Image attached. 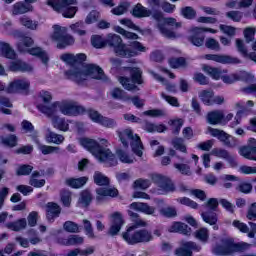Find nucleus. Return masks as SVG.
<instances>
[{
	"mask_svg": "<svg viewBox=\"0 0 256 256\" xmlns=\"http://www.w3.org/2000/svg\"><path fill=\"white\" fill-rule=\"evenodd\" d=\"M85 59H87V55L83 53L75 55L76 66L64 72L66 79H70L74 83H83V81H87L88 77L105 81L107 77H105L103 69L95 64H81Z\"/></svg>",
	"mask_w": 256,
	"mask_h": 256,
	"instance_id": "obj_1",
	"label": "nucleus"
},
{
	"mask_svg": "<svg viewBox=\"0 0 256 256\" xmlns=\"http://www.w3.org/2000/svg\"><path fill=\"white\" fill-rule=\"evenodd\" d=\"M79 143L84 149L93 154L100 163H106L108 167H115L117 165L115 154L105 148L109 145L107 139H99V142H97L91 138H80Z\"/></svg>",
	"mask_w": 256,
	"mask_h": 256,
	"instance_id": "obj_2",
	"label": "nucleus"
},
{
	"mask_svg": "<svg viewBox=\"0 0 256 256\" xmlns=\"http://www.w3.org/2000/svg\"><path fill=\"white\" fill-rule=\"evenodd\" d=\"M38 111L46 115V117H53L58 115L59 112L62 115H67L68 117L79 115L85 111V108L82 106L77 105V102L71 100H63V101H56L51 105L47 104H39L37 106Z\"/></svg>",
	"mask_w": 256,
	"mask_h": 256,
	"instance_id": "obj_3",
	"label": "nucleus"
},
{
	"mask_svg": "<svg viewBox=\"0 0 256 256\" xmlns=\"http://www.w3.org/2000/svg\"><path fill=\"white\" fill-rule=\"evenodd\" d=\"M222 245H216L213 248L214 255H233V253H243L247 249L251 248V244L247 242L235 243L233 238H223L221 240Z\"/></svg>",
	"mask_w": 256,
	"mask_h": 256,
	"instance_id": "obj_4",
	"label": "nucleus"
},
{
	"mask_svg": "<svg viewBox=\"0 0 256 256\" xmlns=\"http://www.w3.org/2000/svg\"><path fill=\"white\" fill-rule=\"evenodd\" d=\"M14 37H16V39H20V42L18 43V51H20V53H25L26 51H28L30 55L39 57L44 65H47V63H49V57L47 56V53H45L40 47L31 49L28 48L33 45V38L25 36L19 31L14 32Z\"/></svg>",
	"mask_w": 256,
	"mask_h": 256,
	"instance_id": "obj_5",
	"label": "nucleus"
},
{
	"mask_svg": "<svg viewBox=\"0 0 256 256\" xmlns=\"http://www.w3.org/2000/svg\"><path fill=\"white\" fill-rule=\"evenodd\" d=\"M118 137L123 145V147L131 146V149L137 157H143V142L139 135L133 133L131 128H127L118 132Z\"/></svg>",
	"mask_w": 256,
	"mask_h": 256,
	"instance_id": "obj_6",
	"label": "nucleus"
},
{
	"mask_svg": "<svg viewBox=\"0 0 256 256\" xmlns=\"http://www.w3.org/2000/svg\"><path fill=\"white\" fill-rule=\"evenodd\" d=\"M122 237L128 245H137L138 243H149L153 241V234L147 229L135 230V226H130Z\"/></svg>",
	"mask_w": 256,
	"mask_h": 256,
	"instance_id": "obj_7",
	"label": "nucleus"
},
{
	"mask_svg": "<svg viewBox=\"0 0 256 256\" xmlns=\"http://www.w3.org/2000/svg\"><path fill=\"white\" fill-rule=\"evenodd\" d=\"M46 5L51 7L53 11L62 13L63 17L72 19L77 13V7L70 5H77V0H47Z\"/></svg>",
	"mask_w": 256,
	"mask_h": 256,
	"instance_id": "obj_8",
	"label": "nucleus"
},
{
	"mask_svg": "<svg viewBox=\"0 0 256 256\" xmlns=\"http://www.w3.org/2000/svg\"><path fill=\"white\" fill-rule=\"evenodd\" d=\"M53 29L52 40L57 42V49H65L75 43V38L67 33V28L54 25Z\"/></svg>",
	"mask_w": 256,
	"mask_h": 256,
	"instance_id": "obj_9",
	"label": "nucleus"
},
{
	"mask_svg": "<svg viewBox=\"0 0 256 256\" xmlns=\"http://www.w3.org/2000/svg\"><path fill=\"white\" fill-rule=\"evenodd\" d=\"M130 75L132 79L122 76L119 77L118 81L127 91H135L138 89L135 83H137V85L143 84V78H141L143 71L139 68H130Z\"/></svg>",
	"mask_w": 256,
	"mask_h": 256,
	"instance_id": "obj_10",
	"label": "nucleus"
},
{
	"mask_svg": "<svg viewBox=\"0 0 256 256\" xmlns=\"http://www.w3.org/2000/svg\"><path fill=\"white\" fill-rule=\"evenodd\" d=\"M156 21H158L157 28L159 29L161 35L167 37V39H175V32L167 28V25L170 27H175V29H179V27H181V22H177V19L171 17L163 18V14L162 19Z\"/></svg>",
	"mask_w": 256,
	"mask_h": 256,
	"instance_id": "obj_11",
	"label": "nucleus"
},
{
	"mask_svg": "<svg viewBox=\"0 0 256 256\" xmlns=\"http://www.w3.org/2000/svg\"><path fill=\"white\" fill-rule=\"evenodd\" d=\"M150 179L153 181V183H156V185H158V187L161 188L164 193H173V191H175L173 181L166 176L160 174H151Z\"/></svg>",
	"mask_w": 256,
	"mask_h": 256,
	"instance_id": "obj_12",
	"label": "nucleus"
},
{
	"mask_svg": "<svg viewBox=\"0 0 256 256\" xmlns=\"http://www.w3.org/2000/svg\"><path fill=\"white\" fill-rule=\"evenodd\" d=\"M106 45L112 47L117 57H123L126 44H123V39H121V36L117 34H109L106 39Z\"/></svg>",
	"mask_w": 256,
	"mask_h": 256,
	"instance_id": "obj_13",
	"label": "nucleus"
},
{
	"mask_svg": "<svg viewBox=\"0 0 256 256\" xmlns=\"http://www.w3.org/2000/svg\"><path fill=\"white\" fill-rule=\"evenodd\" d=\"M141 53H147V47H145L141 42L139 41H133L130 44H126L124 47V53L122 54V57H137L141 55Z\"/></svg>",
	"mask_w": 256,
	"mask_h": 256,
	"instance_id": "obj_14",
	"label": "nucleus"
},
{
	"mask_svg": "<svg viewBox=\"0 0 256 256\" xmlns=\"http://www.w3.org/2000/svg\"><path fill=\"white\" fill-rule=\"evenodd\" d=\"M204 31H208L209 33H217V30L212 28H193L191 30V35L189 37V41L192 45H195L196 47H201L203 45V41H205V36L203 35Z\"/></svg>",
	"mask_w": 256,
	"mask_h": 256,
	"instance_id": "obj_15",
	"label": "nucleus"
},
{
	"mask_svg": "<svg viewBox=\"0 0 256 256\" xmlns=\"http://www.w3.org/2000/svg\"><path fill=\"white\" fill-rule=\"evenodd\" d=\"M193 251H201V246L192 241H182L181 247L175 250L176 256H193Z\"/></svg>",
	"mask_w": 256,
	"mask_h": 256,
	"instance_id": "obj_16",
	"label": "nucleus"
},
{
	"mask_svg": "<svg viewBox=\"0 0 256 256\" xmlns=\"http://www.w3.org/2000/svg\"><path fill=\"white\" fill-rule=\"evenodd\" d=\"M221 79L223 83L231 85L236 81H246V83L249 81H253V75L245 71H240L238 73L224 75L221 77Z\"/></svg>",
	"mask_w": 256,
	"mask_h": 256,
	"instance_id": "obj_17",
	"label": "nucleus"
},
{
	"mask_svg": "<svg viewBox=\"0 0 256 256\" xmlns=\"http://www.w3.org/2000/svg\"><path fill=\"white\" fill-rule=\"evenodd\" d=\"M205 59L208 61H215L216 63L230 64V65H239L241 59L233 56L219 55V54H208L205 56Z\"/></svg>",
	"mask_w": 256,
	"mask_h": 256,
	"instance_id": "obj_18",
	"label": "nucleus"
},
{
	"mask_svg": "<svg viewBox=\"0 0 256 256\" xmlns=\"http://www.w3.org/2000/svg\"><path fill=\"white\" fill-rule=\"evenodd\" d=\"M31 83L27 79H16L7 87V93H21V91H29Z\"/></svg>",
	"mask_w": 256,
	"mask_h": 256,
	"instance_id": "obj_19",
	"label": "nucleus"
},
{
	"mask_svg": "<svg viewBox=\"0 0 256 256\" xmlns=\"http://www.w3.org/2000/svg\"><path fill=\"white\" fill-rule=\"evenodd\" d=\"M119 195V190L113 187H100L96 189V201L98 203H103L107 197H117Z\"/></svg>",
	"mask_w": 256,
	"mask_h": 256,
	"instance_id": "obj_20",
	"label": "nucleus"
},
{
	"mask_svg": "<svg viewBox=\"0 0 256 256\" xmlns=\"http://www.w3.org/2000/svg\"><path fill=\"white\" fill-rule=\"evenodd\" d=\"M123 223V216H121V213L115 212L112 214V225L110 226L108 233L112 237H115V235H118L119 231H121Z\"/></svg>",
	"mask_w": 256,
	"mask_h": 256,
	"instance_id": "obj_21",
	"label": "nucleus"
},
{
	"mask_svg": "<svg viewBox=\"0 0 256 256\" xmlns=\"http://www.w3.org/2000/svg\"><path fill=\"white\" fill-rule=\"evenodd\" d=\"M61 215V206L55 202H49L46 205V218L53 223Z\"/></svg>",
	"mask_w": 256,
	"mask_h": 256,
	"instance_id": "obj_22",
	"label": "nucleus"
},
{
	"mask_svg": "<svg viewBox=\"0 0 256 256\" xmlns=\"http://www.w3.org/2000/svg\"><path fill=\"white\" fill-rule=\"evenodd\" d=\"M130 209H133L134 211H139L140 213H144L145 215H153L155 217V207L150 206L147 203L143 202H133L130 204Z\"/></svg>",
	"mask_w": 256,
	"mask_h": 256,
	"instance_id": "obj_23",
	"label": "nucleus"
},
{
	"mask_svg": "<svg viewBox=\"0 0 256 256\" xmlns=\"http://www.w3.org/2000/svg\"><path fill=\"white\" fill-rule=\"evenodd\" d=\"M131 15L136 19H143L145 17H152L153 12L151 9L142 6L141 3L136 4L133 9L131 10Z\"/></svg>",
	"mask_w": 256,
	"mask_h": 256,
	"instance_id": "obj_24",
	"label": "nucleus"
},
{
	"mask_svg": "<svg viewBox=\"0 0 256 256\" xmlns=\"http://www.w3.org/2000/svg\"><path fill=\"white\" fill-rule=\"evenodd\" d=\"M236 49L242 57L245 59H250V61H254L256 63V52H248L245 43L241 39H236Z\"/></svg>",
	"mask_w": 256,
	"mask_h": 256,
	"instance_id": "obj_25",
	"label": "nucleus"
},
{
	"mask_svg": "<svg viewBox=\"0 0 256 256\" xmlns=\"http://www.w3.org/2000/svg\"><path fill=\"white\" fill-rule=\"evenodd\" d=\"M9 69L13 72L21 71L22 73H31V71H33V66L21 60H16L10 63Z\"/></svg>",
	"mask_w": 256,
	"mask_h": 256,
	"instance_id": "obj_26",
	"label": "nucleus"
},
{
	"mask_svg": "<svg viewBox=\"0 0 256 256\" xmlns=\"http://www.w3.org/2000/svg\"><path fill=\"white\" fill-rule=\"evenodd\" d=\"M169 233H181L182 235H191V228L185 223L174 222L168 227Z\"/></svg>",
	"mask_w": 256,
	"mask_h": 256,
	"instance_id": "obj_27",
	"label": "nucleus"
},
{
	"mask_svg": "<svg viewBox=\"0 0 256 256\" xmlns=\"http://www.w3.org/2000/svg\"><path fill=\"white\" fill-rule=\"evenodd\" d=\"M206 119L210 125H223L225 114L220 110L212 111L207 114Z\"/></svg>",
	"mask_w": 256,
	"mask_h": 256,
	"instance_id": "obj_28",
	"label": "nucleus"
},
{
	"mask_svg": "<svg viewBox=\"0 0 256 256\" xmlns=\"http://www.w3.org/2000/svg\"><path fill=\"white\" fill-rule=\"evenodd\" d=\"M52 121V125L54 129H58V131H69V122H67L64 118H61L59 116H47Z\"/></svg>",
	"mask_w": 256,
	"mask_h": 256,
	"instance_id": "obj_29",
	"label": "nucleus"
},
{
	"mask_svg": "<svg viewBox=\"0 0 256 256\" xmlns=\"http://www.w3.org/2000/svg\"><path fill=\"white\" fill-rule=\"evenodd\" d=\"M149 7H151L152 17L155 21H161L163 19V12L158 10L161 7V0H147Z\"/></svg>",
	"mask_w": 256,
	"mask_h": 256,
	"instance_id": "obj_30",
	"label": "nucleus"
},
{
	"mask_svg": "<svg viewBox=\"0 0 256 256\" xmlns=\"http://www.w3.org/2000/svg\"><path fill=\"white\" fill-rule=\"evenodd\" d=\"M87 181H89V178L83 176L80 178H66L64 183L72 189H81V187L87 184Z\"/></svg>",
	"mask_w": 256,
	"mask_h": 256,
	"instance_id": "obj_31",
	"label": "nucleus"
},
{
	"mask_svg": "<svg viewBox=\"0 0 256 256\" xmlns=\"http://www.w3.org/2000/svg\"><path fill=\"white\" fill-rule=\"evenodd\" d=\"M33 11V6L27 2H17L13 5L12 14L13 15H25Z\"/></svg>",
	"mask_w": 256,
	"mask_h": 256,
	"instance_id": "obj_32",
	"label": "nucleus"
},
{
	"mask_svg": "<svg viewBox=\"0 0 256 256\" xmlns=\"http://www.w3.org/2000/svg\"><path fill=\"white\" fill-rule=\"evenodd\" d=\"M142 129H144V131H147V133H165V131H167V126L163 125V124H155L149 121H145Z\"/></svg>",
	"mask_w": 256,
	"mask_h": 256,
	"instance_id": "obj_33",
	"label": "nucleus"
},
{
	"mask_svg": "<svg viewBox=\"0 0 256 256\" xmlns=\"http://www.w3.org/2000/svg\"><path fill=\"white\" fill-rule=\"evenodd\" d=\"M0 55L6 59H17L15 50L7 42H0Z\"/></svg>",
	"mask_w": 256,
	"mask_h": 256,
	"instance_id": "obj_34",
	"label": "nucleus"
},
{
	"mask_svg": "<svg viewBox=\"0 0 256 256\" xmlns=\"http://www.w3.org/2000/svg\"><path fill=\"white\" fill-rule=\"evenodd\" d=\"M150 74L154 79H156V81H159V83L166 87V91H168V93H177V85L169 83L167 79L153 71H150Z\"/></svg>",
	"mask_w": 256,
	"mask_h": 256,
	"instance_id": "obj_35",
	"label": "nucleus"
},
{
	"mask_svg": "<svg viewBox=\"0 0 256 256\" xmlns=\"http://www.w3.org/2000/svg\"><path fill=\"white\" fill-rule=\"evenodd\" d=\"M239 154L245 159L250 161H256V147L255 146H244L239 149Z\"/></svg>",
	"mask_w": 256,
	"mask_h": 256,
	"instance_id": "obj_36",
	"label": "nucleus"
},
{
	"mask_svg": "<svg viewBox=\"0 0 256 256\" xmlns=\"http://www.w3.org/2000/svg\"><path fill=\"white\" fill-rule=\"evenodd\" d=\"M19 22L26 29H30V31H37L39 27V21L32 20L28 16L20 17Z\"/></svg>",
	"mask_w": 256,
	"mask_h": 256,
	"instance_id": "obj_37",
	"label": "nucleus"
},
{
	"mask_svg": "<svg viewBox=\"0 0 256 256\" xmlns=\"http://www.w3.org/2000/svg\"><path fill=\"white\" fill-rule=\"evenodd\" d=\"M202 69L205 73H207V75H210V77H212V79H215L216 81H219V79H221V77L223 76V73H226V71H223L219 68H213L207 65L203 66Z\"/></svg>",
	"mask_w": 256,
	"mask_h": 256,
	"instance_id": "obj_38",
	"label": "nucleus"
},
{
	"mask_svg": "<svg viewBox=\"0 0 256 256\" xmlns=\"http://www.w3.org/2000/svg\"><path fill=\"white\" fill-rule=\"evenodd\" d=\"M209 133L212 135V137H217V139H219L223 145H225L229 137H231V135L227 134V132L215 128H209Z\"/></svg>",
	"mask_w": 256,
	"mask_h": 256,
	"instance_id": "obj_39",
	"label": "nucleus"
},
{
	"mask_svg": "<svg viewBox=\"0 0 256 256\" xmlns=\"http://www.w3.org/2000/svg\"><path fill=\"white\" fill-rule=\"evenodd\" d=\"M201 217L205 223H208V225H214L213 229L215 231H217V229H219V226L216 225L217 214L211 213V212H202Z\"/></svg>",
	"mask_w": 256,
	"mask_h": 256,
	"instance_id": "obj_40",
	"label": "nucleus"
},
{
	"mask_svg": "<svg viewBox=\"0 0 256 256\" xmlns=\"http://www.w3.org/2000/svg\"><path fill=\"white\" fill-rule=\"evenodd\" d=\"M128 215L132 223H134V225L132 226L134 227V229H137V227H147V222H145V220H142L141 216H139L138 213L128 210Z\"/></svg>",
	"mask_w": 256,
	"mask_h": 256,
	"instance_id": "obj_41",
	"label": "nucleus"
},
{
	"mask_svg": "<svg viewBox=\"0 0 256 256\" xmlns=\"http://www.w3.org/2000/svg\"><path fill=\"white\" fill-rule=\"evenodd\" d=\"M5 227H7V229H10L11 231H21L22 229H25V227H27V220L23 218L16 222H8L5 224Z\"/></svg>",
	"mask_w": 256,
	"mask_h": 256,
	"instance_id": "obj_42",
	"label": "nucleus"
},
{
	"mask_svg": "<svg viewBox=\"0 0 256 256\" xmlns=\"http://www.w3.org/2000/svg\"><path fill=\"white\" fill-rule=\"evenodd\" d=\"M129 7H131V3L127 1L121 2L118 6L111 10L112 15H125L127 11H129Z\"/></svg>",
	"mask_w": 256,
	"mask_h": 256,
	"instance_id": "obj_43",
	"label": "nucleus"
},
{
	"mask_svg": "<svg viewBox=\"0 0 256 256\" xmlns=\"http://www.w3.org/2000/svg\"><path fill=\"white\" fill-rule=\"evenodd\" d=\"M46 141L48 143H55V145H61V143L65 141V137H63V135L61 134L48 131V133L46 134Z\"/></svg>",
	"mask_w": 256,
	"mask_h": 256,
	"instance_id": "obj_44",
	"label": "nucleus"
},
{
	"mask_svg": "<svg viewBox=\"0 0 256 256\" xmlns=\"http://www.w3.org/2000/svg\"><path fill=\"white\" fill-rule=\"evenodd\" d=\"M38 149L42 153V155H53L61 153V148L57 146H47V145H42L38 144Z\"/></svg>",
	"mask_w": 256,
	"mask_h": 256,
	"instance_id": "obj_45",
	"label": "nucleus"
},
{
	"mask_svg": "<svg viewBox=\"0 0 256 256\" xmlns=\"http://www.w3.org/2000/svg\"><path fill=\"white\" fill-rule=\"evenodd\" d=\"M93 179L94 183L100 187H107V185L110 183L109 178L101 172H95Z\"/></svg>",
	"mask_w": 256,
	"mask_h": 256,
	"instance_id": "obj_46",
	"label": "nucleus"
},
{
	"mask_svg": "<svg viewBox=\"0 0 256 256\" xmlns=\"http://www.w3.org/2000/svg\"><path fill=\"white\" fill-rule=\"evenodd\" d=\"M160 215L162 217H166L167 219H173V217H177V209L173 206H166L159 209Z\"/></svg>",
	"mask_w": 256,
	"mask_h": 256,
	"instance_id": "obj_47",
	"label": "nucleus"
},
{
	"mask_svg": "<svg viewBox=\"0 0 256 256\" xmlns=\"http://www.w3.org/2000/svg\"><path fill=\"white\" fill-rule=\"evenodd\" d=\"M143 115H145L146 117H153V118L167 117V110L165 109L147 110L143 112Z\"/></svg>",
	"mask_w": 256,
	"mask_h": 256,
	"instance_id": "obj_48",
	"label": "nucleus"
},
{
	"mask_svg": "<svg viewBox=\"0 0 256 256\" xmlns=\"http://www.w3.org/2000/svg\"><path fill=\"white\" fill-rule=\"evenodd\" d=\"M91 45L95 47V49H103L107 45V40L103 39L102 36L93 35L91 37Z\"/></svg>",
	"mask_w": 256,
	"mask_h": 256,
	"instance_id": "obj_49",
	"label": "nucleus"
},
{
	"mask_svg": "<svg viewBox=\"0 0 256 256\" xmlns=\"http://www.w3.org/2000/svg\"><path fill=\"white\" fill-rule=\"evenodd\" d=\"M199 98L204 103V105H213V91L204 90L199 93Z\"/></svg>",
	"mask_w": 256,
	"mask_h": 256,
	"instance_id": "obj_50",
	"label": "nucleus"
},
{
	"mask_svg": "<svg viewBox=\"0 0 256 256\" xmlns=\"http://www.w3.org/2000/svg\"><path fill=\"white\" fill-rule=\"evenodd\" d=\"M114 31H116V33H119L120 35L125 37V39H133V40L139 39V35H137L136 33H133V32H129L120 26H116L114 28Z\"/></svg>",
	"mask_w": 256,
	"mask_h": 256,
	"instance_id": "obj_51",
	"label": "nucleus"
},
{
	"mask_svg": "<svg viewBox=\"0 0 256 256\" xmlns=\"http://www.w3.org/2000/svg\"><path fill=\"white\" fill-rule=\"evenodd\" d=\"M99 125L106 129H115L117 127V121L113 118L102 116Z\"/></svg>",
	"mask_w": 256,
	"mask_h": 256,
	"instance_id": "obj_52",
	"label": "nucleus"
},
{
	"mask_svg": "<svg viewBox=\"0 0 256 256\" xmlns=\"http://www.w3.org/2000/svg\"><path fill=\"white\" fill-rule=\"evenodd\" d=\"M172 146L181 153H187V146H185V140L183 138H174L172 140Z\"/></svg>",
	"mask_w": 256,
	"mask_h": 256,
	"instance_id": "obj_53",
	"label": "nucleus"
},
{
	"mask_svg": "<svg viewBox=\"0 0 256 256\" xmlns=\"http://www.w3.org/2000/svg\"><path fill=\"white\" fill-rule=\"evenodd\" d=\"M181 15L184 16L185 19H195L197 12L195 9H193V7L186 6L181 9Z\"/></svg>",
	"mask_w": 256,
	"mask_h": 256,
	"instance_id": "obj_54",
	"label": "nucleus"
},
{
	"mask_svg": "<svg viewBox=\"0 0 256 256\" xmlns=\"http://www.w3.org/2000/svg\"><path fill=\"white\" fill-rule=\"evenodd\" d=\"M92 199L93 196H91V192H89L88 190H84L81 192L79 201L81 205H83V207H87L91 203Z\"/></svg>",
	"mask_w": 256,
	"mask_h": 256,
	"instance_id": "obj_55",
	"label": "nucleus"
},
{
	"mask_svg": "<svg viewBox=\"0 0 256 256\" xmlns=\"http://www.w3.org/2000/svg\"><path fill=\"white\" fill-rule=\"evenodd\" d=\"M64 231L67 233H79V225L73 221H66L63 225Z\"/></svg>",
	"mask_w": 256,
	"mask_h": 256,
	"instance_id": "obj_56",
	"label": "nucleus"
},
{
	"mask_svg": "<svg viewBox=\"0 0 256 256\" xmlns=\"http://www.w3.org/2000/svg\"><path fill=\"white\" fill-rule=\"evenodd\" d=\"M195 237L199 239V241H202V243H207V241H209V230H207V228H201L196 231Z\"/></svg>",
	"mask_w": 256,
	"mask_h": 256,
	"instance_id": "obj_57",
	"label": "nucleus"
},
{
	"mask_svg": "<svg viewBox=\"0 0 256 256\" xmlns=\"http://www.w3.org/2000/svg\"><path fill=\"white\" fill-rule=\"evenodd\" d=\"M169 64L173 69H179V67H185L187 65V62L185 61V58H171L169 60Z\"/></svg>",
	"mask_w": 256,
	"mask_h": 256,
	"instance_id": "obj_58",
	"label": "nucleus"
},
{
	"mask_svg": "<svg viewBox=\"0 0 256 256\" xmlns=\"http://www.w3.org/2000/svg\"><path fill=\"white\" fill-rule=\"evenodd\" d=\"M83 27H84V23L83 22H77V23L72 24L70 26L72 31L74 33H76L77 35H79L80 37H83V36L87 35V31L83 30Z\"/></svg>",
	"mask_w": 256,
	"mask_h": 256,
	"instance_id": "obj_59",
	"label": "nucleus"
},
{
	"mask_svg": "<svg viewBox=\"0 0 256 256\" xmlns=\"http://www.w3.org/2000/svg\"><path fill=\"white\" fill-rule=\"evenodd\" d=\"M116 155L121 161V163H128V164L133 163V157L129 156L128 154L125 153V151L121 149L116 151Z\"/></svg>",
	"mask_w": 256,
	"mask_h": 256,
	"instance_id": "obj_60",
	"label": "nucleus"
},
{
	"mask_svg": "<svg viewBox=\"0 0 256 256\" xmlns=\"http://www.w3.org/2000/svg\"><path fill=\"white\" fill-rule=\"evenodd\" d=\"M111 95L113 99H122V101H129V97L125 96V91L121 90V88H115L112 90Z\"/></svg>",
	"mask_w": 256,
	"mask_h": 256,
	"instance_id": "obj_61",
	"label": "nucleus"
},
{
	"mask_svg": "<svg viewBox=\"0 0 256 256\" xmlns=\"http://www.w3.org/2000/svg\"><path fill=\"white\" fill-rule=\"evenodd\" d=\"M60 59L61 61H64V63H67V65H72V67L77 65L74 54H69V53L62 54L60 56Z\"/></svg>",
	"mask_w": 256,
	"mask_h": 256,
	"instance_id": "obj_62",
	"label": "nucleus"
},
{
	"mask_svg": "<svg viewBox=\"0 0 256 256\" xmlns=\"http://www.w3.org/2000/svg\"><path fill=\"white\" fill-rule=\"evenodd\" d=\"M175 169H177L182 175H191V167L187 164H174Z\"/></svg>",
	"mask_w": 256,
	"mask_h": 256,
	"instance_id": "obj_63",
	"label": "nucleus"
},
{
	"mask_svg": "<svg viewBox=\"0 0 256 256\" xmlns=\"http://www.w3.org/2000/svg\"><path fill=\"white\" fill-rule=\"evenodd\" d=\"M256 30L253 27H248L244 30V37L247 43H251L255 39Z\"/></svg>",
	"mask_w": 256,
	"mask_h": 256,
	"instance_id": "obj_64",
	"label": "nucleus"
}]
</instances>
